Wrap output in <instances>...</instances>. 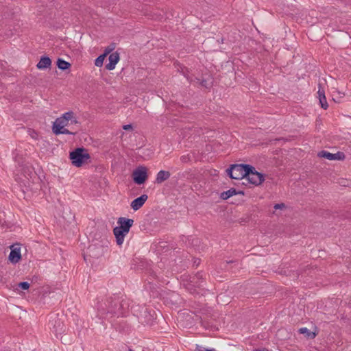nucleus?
Returning a JSON list of instances; mask_svg holds the SVG:
<instances>
[{
    "label": "nucleus",
    "mask_w": 351,
    "mask_h": 351,
    "mask_svg": "<svg viewBox=\"0 0 351 351\" xmlns=\"http://www.w3.org/2000/svg\"><path fill=\"white\" fill-rule=\"evenodd\" d=\"M78 123L79 122L75 113L73 111H68L55 120L53 123L52 131L56 135L74 134V132L66 129L65 127L69 126L70 124Z\"/></svg>",
    "instance_id": "1"
},
{
    "label": "nucleus",
    "mask_w": 351,
    "mask_h": 351,
    "mask_svg": "<svg viewBox=\"0 0 351 351\" xmlns=\"http://www.w3.org/2000/svg\"><path fill=\"white\" fill-rule=\"evenodd\" d=\"M134 220L125 217H119L117 220L118 226L113 229V233L118 245L123 243L125 236L128 234L130 228L133 226Z\"/></svg>",
    "instance_id": "2"
},
{
    "label": "nucleus",
    "mask_w": 351,
    "mask_h": 351,
    "mask_svg": "<svg viewBox=\"0 0 351 351\" xmlns=\"http://www.w3.org/2000/svg\"><path fill=\"white\" fill-rule=\"evenodd\" d=\"M69 158L74 166L80 167L88 162L90 155L84 148H77L70 152Z\"/></svg>",
    "instance_id": "3"
},
{
    "label": "nucleus",
    "mask_w": 351,
    "mask_h": 351,
    "mask_svg": "<svg viewBox=\"0 0 351 351\" xmlns=\"http://www.w3.org/2000/svg\"><path fill=\"white\" fill-rule=\"evenodd\" d=\"M249 170V165L236 164L231 165L227 169V173L232 179L241 180L245 178Z\"/></svg>",
    "instance_id": "4"
},
{
    "label": "nucleus",
    "mask_w": 351,
    "mask_h": 351,
    "mask_svg": "<svg viewBox=\"0 0 351 351\" xmlns=\"http://www.w3.org/2000/svg\"><path fill=\"white\" fill-rule=\"evenodd\" d=\"M249 167L250 170L248 171V173L246 175L245 178L253 184L259 185L262 184L265 180L264 175L256 171L255 168L252 166L249 165Z\"/></svg>",
    "instance_id": "5"
},
{
    "label": "nucleus",
    "mask_w": 351,
    "mask_h": 351,
    "mask_svg": "<svg viewBox=\"0 0 351 351\" xmlns=\"http://www.w3.org/2000/svg\"><path fill=\"white\" fill-rule=\"evenodd\" d=\"M132 178L136 184H143L147 179V168L144 166L137 167L132 173Z\"/></svg>",
    "instance_id": "6"
},
{
    "label": "nucleus",
    "mask_w": 351,
    "mask_h": 351,
    "mask_svg": "<svg viewBox=\"0 0 351 351\" xmlns=\"http://www.w3.org/2000/svg\"><path fill=\"white\" fill-rule=\"evenodd\" d=\"M318 156L330 160H342L345 158V154L340 152L332 154L326 151H322L319 153Z\"/></svg>",
    "instance_id": "7"
},
{
    "label": "nucleus",
    "mask_w": 351,
    "mask_h": 351,
    "mask_svg": "<svg viewBox=\"0 0 351 351\" xmlns=\"http://www.w3.org/2000/svg\"><path fill=\"white\" fill-rule=\"evenodd\" d=\"M120 314L121 313L117 311V304H115L114 306L110 307V308L108 309L107 312H106L104 308L99 309V315L101 318L104 319H108L109 315H110V317H112L113 315L119 316Z\"/></svg>",
    "instance_id": "8"
},
{
    "label": "nucleus",
    "mask_w": 351,
    "mask_h": 351,
    "mask_svg": "<svg viewBox=\"0 0 351 351\" xmlns=\"http://www.w3.org/2000/svg\"><path fill=\"white\" fill-rule=\"evenodd\" d=\"M120 60L119 53L118 52H114L109 56L108 60L109 63L106 65V69L111 71L114 69L116 64Z\"/></svg>",
    "instance_id": "9"
},
{
    "label": "nucleus",
    "mask_w": 351,
    "mask_h": 351,
    "mask_svg": "<svg viewBox=\"0 0 351 351\" xmlns=\"http://www.w3.org/2000/svg\"><path fill=\"white\" fill-rule=\"evenodd\" d=\"M147 198L148 196L145 194H143L141 196L138 197V198H136L131 202V208L134 210H138L143 206L145 202L147 201Z\"/></svg>",
    "instance_id": "10"
},
{
    "label": "nucleus",
    "mask_w": 351,
    "mask_h": 351,
    "mask_svg": "<svg viewBox=\"0 0 351 351\" xmlns=\"http://www.w3.org/2000/svg\"><path fill=\"white\" fill-rule=\"evenodd\" d=\"M51 64V59L47 56L41 57L40 61L38 62L36 66L39 69H45L50 67Z\"/></svg>",
    "instance_id": "11"
},
{
    "label": "nucleus",
    "mask_w": 351,
    "mask_h": 351,
    "mask_svg": "<svg viewBox=\"0 0 351 351\" xmlns=\"http://www.w3.org/2000/svg\"><path fill=\"white\" fill-rule=\"evenodd\" d=\"M21 258L20 249H12L9 255L10 261L13 263H18Z\"/></svg>",
    "instance_id": "12"
},
{
    "label": "nucleus",
    "mask_w": 351,
    "mask_h": 351,
    "mask_svg": "<svg viewBox=\"0 0 351 351\" xmlns=\"http://www.w3.org/2000/svg\"><path fill=\"white\" fill-rule=\"evenodd\" d=\"M170 176L171 174L169 171L161 170L157 173L156 182L160 184L162 182L168 180L170 178Z\"/></svg>",
    "instance_id": "13"
},
{
    "label": "nucleus",
    "mask_w": 351,
    "mask_h": 351,
    "mask_svg": "<svg viewBox=\"0 0 351 351\" xmlns=\"http://www.w3.org/2000/svg\"><path fill=\"white\" fill-rule=\"evenodd\" d=\"M317 94H318V97H319V104H320L322 108L325 110L327 109L328 105L326 101V96L324 94V91L323 90H321L320 89H319Z\"/></svg>",
    "instance_id": "14"
},
{
    "label": "nucleus",
    "mask_w": 351,
    "mask_h": 351,
    "mask_svg": "<svg viewBox=\"0 0 351 351\" xmlns=\"http://www.w3.org/2000/svg\"><path fill=\"white\" fill-rule=\"evenodd\" d=\"M237 194L236 190L234 189H230L228 190L227 191H224L221 193L220 197L222 199H228L230 197Z\"/></svg>",
    "instance_id": "15"
},
{
    "label": "nucleus",
    "mask_w": 351,
    "mask_h": 351,
    "mask_svg": "<svg viewBox=\"0 0 351 351\" xmlns=\"http://www.w3.org/2000/svg\"><path fill=\"white\" fill-rule=\"evenodd\" d=\"M57 66L60 69L64 71L68 69L71 66V64L69 62L59 58L57 61Z\"/></svg>",
    "instance_id": "16"
},
{
    "label": "nucleus",
    "mask_w": 351,
    "mask_h": 351,
    "mask_svg": "<svg viewBox=\"0 0 351 351\" xmlns=\"http://www.w3.org/2000/svg\"><path fill=\"white\" fill-rule=\"evenodd\" d=\"M56 317H55L54 319H56ZM54 321L55 324H53V320H50L49 324L53 326L55 332H60L62 330V323L60 321Z\"/></svg>",
    "instance_id": "17"
},
{
    "label": "nucleus",
    "mask_w": 351,
    "mask_h": 351,
    "mask_svg": "<svg viewBox=\"0 0 351 351\" xmlns=\"http://www.w3.org/2000/svg\"><path fill=\"white\" fill-rule=\"evenodd\" d=\"M106 57V54L104 53L97 57L95 61V66L101 67L103 65V62Z\"/></svg>",
    "instance_id": "18"
},
{
    "label": "nucleus",
    "mask_w": 351,
    "mask_h": 351,
    "mask_svg": "<svg viewBox=\"0 0 351 351\" xmlns=\"http://www.w3.org/2000/svg\"><path fill=\"white\" fill-rule=\"evenodd\" d=\"M115 49V44L112 43L106 47L104 54H106V56L111 53Z\"/></svg>",
    "instance_id": "19"
},
{
    "label": "nucleus",
    "mask_w": 351,
    "mask_h": 351,
    "mask_svg": "<svg viewBox=\"0 0 351 351\" xmlns=\"http://www.w3.org/2000/svg\"><path fill=\"white\" fill-rule=\"evenodd\" d=\"M195 351H216L214 348H206L202 346L197 345L195 347Z\"/></svg>",
    "instance_id": "20"
},
{
    "label": "nucleus",
    "mask_w": 351,
    "mask_h": 351,
    "mask_svg": "<svg viewBox=\"0 0 351 351\" xmlns=\"http://www.w3.org/2000/svg\"><path fill=\"white\" fill-rule=\"evenodd\" d=\"M19 287L23 290H27L29 287V284L27 282H22L19 284Z\"/></svg>",
    "instance_id": "21"
},
{
    "label": "nucleus",
    "mask_w": 351,
    "mask_h": 351,
    "mask_svg": "<svg viewBox=\"0 0 351 351\" xmlns=\"http://www.w3.org/2000/svg\"><path fill=\"white\" fill-rule=\"evenodd\" d=\"M299 332L300 334H305L306 335H309L310 333L309 330L305 327L300 328Z\"/></svg>",
    "instance_id": "22"
},
{
    "label": "nucleus",
    "mask_w": 351,
    "mask_h": 351,
    "mask_svg": "<svg viewBox=\"0 0 351 351\" xmlns=\"http://www.w3.org/2000/svg\"><path fill=\"white\" fill-rule=\"evenodd\" d=\"M286 207L285 204L284 203H281V204H276L274 205V209L276 210H278V209H283Z\"/></svg>",
    "instance_id": "23"
},
{
    "label": "nucleus",
    "mask_w": 351,
    "mask_h": 351,
    "mask_svg": "<svg viewBox=\"0 0 351 351\" xmlns=\"http://www.w3.org/2000/svg\"><path fill=\"white\" fill-rule=\"evenodd\" d=\"M123 129L124 130H132V125H130V124H128V125H124L123 126Z\"/></svg>",
    "instance_id": "24"
},
{
    "label": "nucleus",
    "mask_w": 351,
    "mask_h": 351,
    "mask_svg": "<svg viewBox=\"0 0 351 351\" xmlns=\"http://www.w3.org/2000/svg\"><path fill=\"white\" fill-rule=\"evenodd\" d=\"M189 160L188 156H182L180 157V160L182 162H186Z\"/></svg>",
    "instance_id": "25"
},
{
    "label": "nucleus",
    "mask_w": 351,
    "mask_h": 351,
    "mask_svg": "<svg viewBox=\"0 0 351 351\" xmlns=\"http://www.w3.org/2000/svg\"><path fill=\"white\" fill-rule=\"evenodd\" d=\"M202 84L203 86H206V85L204 84V81H203V82H202Z\"/></svg>",
    "instance_id": "26"
},
{
    "label": "nucleus",
    "mask_w": 351,
    "mask_h": 351,
    "mask_svg": "<svg viewBox=\"0 0 351 351\" xmlns=\"http://www.w3.org/2000/svg\"><path fill=\"white\" fill-rule=\"evenodd\" d=\"M129 351H134V350H132V349H130Z\"/></svg>",
    "instance_id": "27"
}]
</instances>
